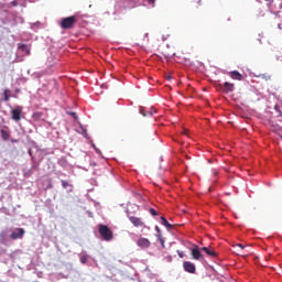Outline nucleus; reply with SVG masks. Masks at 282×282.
I'll list each match as a JSON object with an SVG mask.
<instances>
[{"mask_svg": "<svg viewBox=\"0 0 282 282\" xmlns=\"http://www.w3.org/2000/svg\"><path fill=\"white\" fill-rule=\"evenodd\" d=\"M63 188H67L69 186V183L67 181H62Z\"/></svg>", "mask_w": 282, "mask_h": 282, "instance_id": "nucleus-20", "label": "nucleus"}, {"mask_svg": "<svg viewBox=\"0 0 282 282\" xmlns=\"http://www.w3.org/2000/svg\"><path fill=\"white\" fill-rule=\"evenodd\" d=\"M70 116H73V118H76V112H70Z\"/></svg>", "mask_w": 282, "mask_h": 282, "instance_id": "nucleus-30", "label": "nucleus"}, {"mask_svg": "<svg viewBox=\"0 0 282 282\" xmlns=\"http://www.w3.org/2000/svg\"><path fill=\"white\" fill-rule=\"evenodd\" d=\"M177 254H178V257H180L181 259H184V251L177 250Z\"/></svg>", "mask_w": 282, "mask_h": 282, "instance_id": "nucleus-26", "label": "nucleus"}, {"mask_svg": "<svg viewBox=\"0 0 282 282\" xmlns=\"http://www.w3.org/2000/svg\"><path fill=\"white\" fill-rule=\"evenodd\" d=\"M33 169H36V166H35V165H33Z\"/></svg>", "mask_w": 282, "mask_h": 282, "instance_id": "nucleus-33", "label": "nucleus"}, {"mask_svg": "<svg viewBox=\"0 0 282 282\" xmlns=\"http://www.w3.org/2000/svg\"><path fill=\"white\" fill-rule=\"evenodd\" d=\"M47 188H53L52 183H50V184L47 185Z\"/></svg>", "mask_w": 282, "mask_h": 282, "instance_id": "nucleus-31", "label": "nucleus"}, {"mask_svg": "<svg viewBox=\"0 0 282 282\" xmlns=\"http://www.w3.org/2000/svg\"><path fill=\"white\" fill-rule=\"evenodd\" d=\"M148 2L153 6V3H155V0H148Z\"/></svg>", "mask_w": 282, "mask_h": 282, "instance_id": "nucleus-29", "label": "nucleus"}, {"mask_svg": "<svg viewBox=\"0 0 282 282\" xmlns=\"http://www.w3.org/2000/svg\"><path fill=\"white\" fill-rule=\"evenodd\" d=\"M77 21H78V19H76L75 15L68 17V18H63L59 25L63 30H72L76 25Z\"/></svg>", "mask_w": 282, "mask_h": 282, "instance_id": "nucleus-2", "label": "nucleus"}, {"mask_svg": "<svg viewBox=\"0 0 282 282\" xmlns=\"http://www.w3.org/2000/svg\"><path fill=\"white\" fill-rule=\"evenodd\" d=\"M155 230L158 232V237H160V235H162V230H160V227L159 226H155Z\"/></svg>", "mask_w": 282, "mask_h": 282, "instance_id": "nucleus-24", "label": "nucleus"}, {"mask_svg": "<svg viewBox=\"0 0 282 282\" xmlns=\"http://www.w3.org/2000/svg\"><path fill=\"white\" fill-rule=\"evenodd\" d=\"M161 224H162V226H165V228H169V229L173 228V225H171V224L169 223V220H166V219L164 218V216H161Z\"/></svg>", "mask_w": 282, "mask_h": 282, "instance_id": "nucleus-14", "label": "nucleus"}, {"mask_svg": "<svg viewBox=\"0 0 282 282\" xmlns=\"http://www.w3.org/2000/svg\"><path fill=\"white\" fill-rule=\"evenodd\" d=\"M191 254L195 261H199L204 258V254H202V251H199V247L197 245H195L194 248L191 249Z\"/></svg>", "mask_w": 282, "mask_h": 282, "instance_id": "nucleus-5", "label": "nucleus"}, {"mask_svg": "<svg viewBox=\"0 0 282 282\" xmlns=\"http://www.w3.org/2000/svg\"><path fill=\"white\" fill-rule=\"evenodd\" d=\"M183 269L185 270V272H188V274H195V272H197V268L195 267V263L191 261H184Z\"/></svg>", "mask_w": 282, "mask_h": 282, "instance_id": "nucleus-4", "label": "nucleus"}, {"mask_svg": "<svg viewBox=\"0 0 282 282\" xmlns=\"http://www.w3.org/2000/svg\"><path fill=\"white\" fill-rule=\"evenodd\" d=\"M194 3L195 8H199V6H202V0H197Z\"/></svg>", "mask_w": 282, "mask_h": 282, "instance_id": "nucleus-22", "label": "nucleus"}, {"mask_svg": "<svg viewBox=\"0 0 282 282\" xmlns=\"http://www.w3.org/2000/svg\"><path fill=\"white\" fill-rule=\"evenodd\" d=\"M10 6H12V8H17V6H19V2L17 0H13Z\"/></svg>", "mask_w": 282, "mask_h": 282, "instance_id": "nucleus-21", "label": "nucleus"}, {"mask_svg": "<svg viewBox=\"0 0 282 282\" xmlns=\"http://www.w3.org/2000/svg\"><path fill=\"white\" fill-rule=\"evenodd\" d=\"M23 113V107L18 106L11 111V118L14 122H19L21 120V116Z\"/></svg>", "mask_w": 282, "mask_h": 282, "instance_id": "nucleus-3", "label": "nucleus"}, {"mask_svg": "<svg viewBox=\"0 0 282 282\" xmlns=\"http://www.w3.org/2000/svg\"><path fill=\"white\" fill-rule=\"evenodd\" d=\"M234 248H237L238 252H241L242 250H245L246 246L241 245V243H237L234 246Z\"/></svg>", "mask_w": 282, "mask_h": 282, "instance_id": "nucleus-16", "label": "nucleus"}, {"mask_svg": "<svg viewBox=\"0 0 282 282\" xmlns=\"http://www.w3.org/2000/svg\"><path fill=\"white\" fill-rule=\"evenodd\" d=\"M167 78H169V80H171V76H169Z\"/></svg>", "mask_w": 282, "mask_h": 282, "instance_id": "nucleus-32", "label": "nucleus"}, {"mask_svg": "<svg viewBox=\"0 0 282 282\" xmlns=\"http://www.w3.org/2000/svg\"><path fill=\"white\" fill-rule=\"evenodd\" d=\"M129 221L135 227V228H142L144 226V223L142 221V218L128 215Z\"/></svg>", "mask_w": 282, "mask_h": 282, "instance_id": "nucleus-6", "label": "nucleus"}, {"mask_svg": "<svg viewBox=\"0 0 282 282\" xmlns=\"http://www.w3.org/2000/svg\"><path fill=\"white\" fill-rule=\"evenodd\" d=\"M0 135H1L2 140H4V142H8V140H10V131H8L6 129L0 130Z\"/></svg>", "mask_w": 282, "mask_h": 282, "instance_id": "nucleus-12", "label": "nucleus"}, {"mask_svg": "<svg viewBox=\"0 0 282 282\" xmlns=\"http://www.w3.org/2000/svg\"><path fill=\"white\" fill-rule=\"evenodd\" d=\"M150 214H151L153 217H158V212H156L154 208H150Z\"/></svg>", "mask_w": 282, "mask_h": 282, "instance_id": "nucleus-19", "label": "nucleus"}, {"mask_svg": "<svg viewBox=\"0 0 282 282\" xmlns=\"http://www.w3.org/2000/svg\"><path fill=\"white\" fill-rule=\"evenodd\" d=\"M4 100L8 102V100H10V90L6 89L4 90Z\"/></svg>", "mask_w": 282, "mask_h": 282, "instance_id": "nucleus-18", "label": "nucleus"}, {"mask_svg": "<svg viewBox=\"0 0 282 282\" xmlns=\"http://www.w3.org/2000/svg\"><path fill=\"white\" fill-rule=\"evenodd\" d=\"M87 261H89V256L84 254L80 257V263L85 264V263H87Z\"/></svg>", "mask_w": 282, "mask_h": 282, "instance_id": "nucleus-17", "label": "nucleus"}, {"mask_svg": "<svg viewBox=\"0 0 282 282\" xmlns=\"http://www.w3.org/2000/svg\"><path fill=\"white\" fill-rule=\"evenodd\" d=\"M220 89L224 94H230L235 91V84L226 82L224 85H220Z\"/></svg>", "mask_w": 282, "mask_h": 282, "instance_id": "nucleus-7", "label": "nucleus"}, {"mask_svg": "<svg viewBox=\"0 0 282 282\" xmlns=\"http://www.w3.org/2000/svg\"><path fill=\"white\" fill-rule=\"evenodd\" d=\"M229 76L232 78V80H243V75L237 70L229 72Z\"/></svg>", "mask_w": 282, "mask_h": 282, "instance_id": "nucleus-11", "label": "nucleus"}, {"mask_svg": "<svg viewBox=\"0 0 282 282\" xmlns=\"http://www.w3.org/2000/svg\"><path fill=\"white\" fill-rule=\"evenodd\" d=\"M137 246H139V248H151V241L147 238H139L137 241Z\"/></svg>", "mask_w": 282, "mask_h": 282, "instance_id": "nucleus-9", "label": "nucleus"}, {"mask_svg": "<svg viewBox=\"0 0 282 282\" xmlns=\"http://www.w3.org/2000/svg\"><path fill=\"white\" fill-rule=\"evenodd\" d=\"M261 78H265L267 80H270V75L263 74V75H261Z\"/></svg>", "mask_w": 282, "mask_h": 282, "instance_id": "nucleus-28", "label": "nucleus"}, {"mask_svg": "<svg viewBox=\"0 0 282 282\" xmlns=\"http://www.w3.org/2000/svg\"><path fill=\"white\" fill-rule=\"evenodd\" d=\"M23 235H25V229L18 228L17 231H13L11 234V239H13V241H15L17 239H23Z\"/></svg>", "mask_w": 282, "mask_h": 282, "instance_id": "nucleus-8", "label": "nucleus"}, {"mask_svg": "<svg viewBox=\"0 0 282 282\" xmlns=\"http://www.w3.org/2000/svg\"><path fill=\"white\" fill-rule=\"evenodd\" d=\"M274 109L279 113L278 118H280V122H282V111H281V108L279 107V105H275Z\"/></svg>", "mask_w": 282, "mask_h": 282, "instance_id": "nucleus-15", "label": "nucleus"}, {"mask_svg": "<svg viewBox=\"0 0 282 282\" xmlns=\"http://www.w3.org/2000/svg\"><path fill=\"white\" fill-rule=\"evenodd\" d=\"M19 50H21V52H25V54L30 56V47H28V44H19Z\"/></svg>", "mask_w": 282, "mask_h": 282, "instance_id": "nucleus-13", "label": "nucleus"}, {"mask_svg": "<svg viewBox=\"0 0 282 282\" xmlns=\"http://www.w3.org/2000/svg\"><path fill=\"white\" fill-rule=\"evenodd\" d=\"M140 113H141L144 118H147V112L144 111V108H141V109H140Z\"/></svg>", "mask_w": 282, "mask_h": 282, "instance_id": "nucleus-27", "label": "nucleus"}, {"mask_svg": "<svg viewBox=\"0 0 282 282\" xmlns=\"http://www.w3.org/2000/svg\"><path fill=\"white\" fill-rule=\"evenodd\" d=\"M159 241L161 242V245H162L163 248H164V238H162V235L159 236Z\"/></svg>", "mask_w": 282, "mask_h": 282, "instance_id": "nucleus-25", "label": "nucleus"}, {"mask_svg": "<svg viewBox=\"0 0 282 282\" xmlns=\"http://www.w3.org/2000/svg\"><path fill=\"white\" fill-rule=\"evenodd\" d=\"M99 235L104 241H111L113 239V231L107 227V225L98 226Z\"/></svg>", "mask_w": 282, "mask_h": 282, "instance_id": "nucleus-1", "label": "nucleus"}, {"mask_svg": "<svg viewBox=\"0 0 282 282\" xmlns=\"http://www.w3.org/2000/svg\"><path fill=\"white\" fill-rule=\"evenodd\" d=\"M33 118H35L36 120H39V118H41V112H35V113L33 115Z\"/></svg>", "mask_w": 282, "mask_h": 282, "instance_id": "nucleus-23", "label": "nucleus"}, {"mask_svg": "<svg viewBox=\"0 0 282 282\" xmlns=\"http://www.w3.org/2000/svg\"><path fill=\"white\" fill-rule=\"evenodd\" d=\"M202 250H203V252H206V254H207L208 257H212V258L217 257L216 250L213 249L212 247H203Z\"/></svg>", "mask_w": 282, "mask_h": 282, "instance_id": "nucleus-10", "label": "nucleus"}]
</instances>
